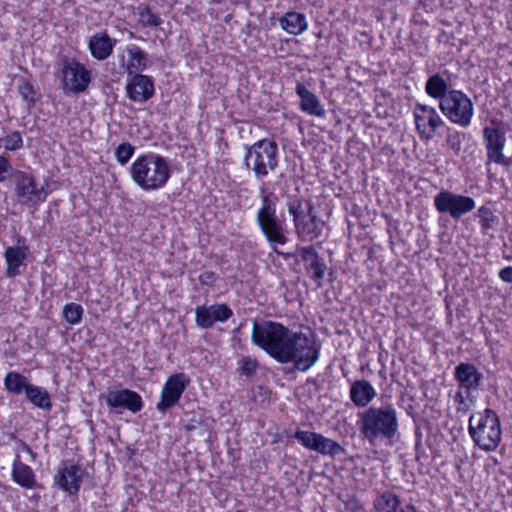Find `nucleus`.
I'll list each match as a JSON object with an SVG mask.
<instances>
[{
	"mask_svg": "<svg viewBox=\"0 0 512 512\" xmlns=\"http://www.w3.org/2000/svg\"><path fill=\"white\" fill-rule=\"evenodd\" d=\"M251 341L279 362H295L301 371L309 369L317 360L312 340L277 322L254 321Z\"/></svg>",
	"mask_w": 512,
	"mask_h": 512,
	"instance_id": "obj_1",
	"label": "nucleus"
},
{
	"mask_svg": "<svg viewBox=\"0 0 512 512\" xmlns=\"http://www.w3.org/2000/svg\"><path fill=\"white\" fill-rule=\"evenodd\" d=\"M132 181L145 192L163 189L171 175L169 160L157 153L148 152L135 158L129 168Z\"/></svg>",
	"mask_w": 512,
	"mask_h": 512,
	"instance_id": "obj_2",
	"label": "nucleus"
},
{
	"mask_svg": "<svg viewBox=\"0 0 512 512\" xmlns=\"http://www.w3.org/2000/svg\"><path fill=\"white\" fill-rule=\"evenodd\" d=\"M357 425L362 438L371 445L377 440L392 441L399 432L397 411L391 404L359 412Z\"/></svg>",
	"mask_w": 512,
	"mask_h": 512,
	"instance_id": "obj_3",
	"label": "nucleus"
},
{
	"mask_svg": "<svg viewBox=\"0 0 512 512\" xmlns=\"http://www.w3.org/2000/svg\"><path fill=\"white\" fill-rule=\"evenodd\" d=\"M468 430L474 443L486 452L495 451L501 441L500 419L491 408L471 415Z\"/></svg>",
	"mask_w": 512,
	"mask_h": 512,
	"instance_id": "obj_4",
	"label": "nucleus"
},
{
	"mask_svg": "<svg viewBox=\"0 0 512 512\" xmlns=\"http://www.w3.org/2000/svg\"><path fill=\"white\" fill-rule=\"evenodd\" d=\"M244 159L247 168L261 180L278 165V145L270 139H261L248 148Z\"/></svg>",
	"mask_w": 512,
	"mask_h": 512,
	"instance_id": "obj_5",
	"label": "nucleus"
},
{
	"mask_svg": "<svg viewBox=\"0 0 512 512\" xmlns=\"http://www.w3.org/2000/svg\"><path fill=\"white\" fill-rule=\"evenodd\" d=\"M439 109L451 123L462 128L471 124L474 115V104L462 90L451 89L439 103Z\"/></svg>",
	"mask_w": 512,
	"mask_h": 512,
	"instance_id": "obj_6",
	"label": "nucleus"
},
{
	"mask_svg": "<svg viewBox=\"0 0 512 512\" xmlns=\"http://www.w3.org/2000/svg\"><path fill=\"white\" fill-rule=\"evenodd\" d=\"M257 223L271 245H284L287 242L285 230L276 216V203L271 195H264L257 212Z\"/></svg>",
	"mask_w": 512,
	"mask_h": 512,
	"instance_id": "obj_7",
	"label": "nucleus"
},
{
	"mask_svg": "<svg viewBox=\"0 0 512 512\" xmlns=\"http://www.w3.org/2000/svg\"><path fill=\"white\" fill-rule=\"evenodd\" d=\"M288 212L293 215L297 233L303 240L312 241L318 236L317 213L305 199H289Z\"/></svg>",
	"mask_w": 512,
	"mask_h": 512,
	"instance_id": "obj_8",
	"label": "nucleus"
},
{
	"mask_svg": "<svg viewBox=\"0 0 512 512\" xmlns=\"http://www.w3.org/2000/svg\"><path fill=\"white\" fill-rule=\"evenodd\" d=\"M433 204L438 213L447 214L454 220H459L476 207V202L472 197L445 189L440 190L434 197Z\"/></svg>",
	"mask_w": 512,
	"mask_h": 512,
	"instance_id": "obj_9",
	"label": "nucleus"
},
{
	"mask_svg": "<svg viewBox=\"0 0 512 512\" xmlns=\"http://www.w3.org/2000/svg\"><path fill=\"white\" fill-rule=\"evenodd\" d=\"M15 193L19 203L26 206H34L44 202L47 193L43 185H38L34 177L23 171L14 173Z\"/></svg>",
	"mask_w": 512,
	"mask_h": 512,
	"instance_id": "obj_10",
	"label": "nucleus"
},
{
	"mask_svg": "<svg viewBox=\"0 0 512 512\" xmlns=\"http://www.w3.org/2000/svg\"><path fill=\"white\" fill-rule=\"evenodd\" d=\"M413 116L417 133L423 141L433 139L437 129L445 124L437 110L429 105L417 103Z\"/></svg>",
	"mask_w": 512,
	"mask_h": 512,
	"instance_id": "obj_11",
	"label": "nucleus"
},
{
	"mask_svg": "<svg viewBox=\"0 0 512 512\" xmlns=\"http://www.w3.org/2000/svg\"><path fill=\"white\" fill-rule=\"evenodd\" d=\"M486 126L483 129V142L486 148L487 163H496L509 167L512 163L511 158H506L503 154L505 147L506 137L505 133L499 127Z\"/></svg>",
	"mask_w": 512,
	"mask_h": 512,
	"instance_id": "obj_12",
	"label": "nucleus"
},
{
	"mask_svg": "<svg viewBox=\"0 0 512 512\" xmlns=\"http://www.w3.org/2000/svg\"><path fill=\"white\" fill-rule=\"evenodd\" d=\"M189 383L190 378L185 373L170 375L161 390V399L156 404L157 410L164 413L177 404Z\"/></svg>",
	"mask_w": 512,
	"mask_h": 512,
	"instance_id": "obj_13",
	"label": "nucleus"
},
{
	"mask_svg": "<svg viewBox=\"0 0 512 512\" xmlns=\"http://www.w3.org/2000/svg\"><path fill=\"white\" fill-rule=\"evenodd\" d=\"M102 398L111 409L116 411L127 409L132 413H137L143 407L141 396L129 389H110Z\"/></svg>",
	"mask_w": 512,
	"mask_h": 512,
	"instance_id": "obj_14",
	"label": "nucleus"
},
{
	"mask_svg": "<svg viewBox=\"0 0 512 512\" xmlns=\"http://www.w3.org/2000/svg\"><path fill=\"white\" fill-rule=\"evenodd\" d=\"M62 75L64 88L75 93L84 91L91 81L90 71L78 62L67 63Z\"/></svg>",
	"mask_w": 512,
	"mask_h": 512,
	"instance_id": "obj_15",
	"label": "nucleus"
},
{
	"mask_svg": "<svg viewBox=\"0 0 512 512\" xmlns=\"http://www.w3.org/2000/svg\"><path fill=\"white\" fill-rule=\"evenodd\" d=\"M232 315V310L226 304L202 305L195 309L196 324L203 329L212 327L215 322H225Z\"/></svg>",
	"mask_w": 512,
	"mask_h": 512,
	"instance_id": "obj_16",
	"label": "nucleus"
},
{
	"mask_svg": "<svg viewBox=\"0 0 512 512\" xmlns=\"http://www.w3.org/2000/svg\"><path fill=\"white\" fill-rule=\"evenodd\" d=\"M454 378L459 382V389H464L465 394L469 396L471 391L480 388L484 376L474 364L460 362L454 369Z\"/></svg>",
	"mask_w": 512,
	"mask_h": 512,
	"instance_id": "obj_17",
	"label": "nucleus"
},
{
	"mask_svg": "<svg viewBox=\"0 0 512 512\" xmlns=\"http://www.w3.org/2000/svg\"><path fill=\"white\" fill-rule=\"evenodd\" d=\"M83 478L81 467L65 462L62 464L55 476V481L59 487L70 494L77 493Z\"/></svg>",
	"mask_w": 512,
	"mask_h": 512,
	"instance_id": "obj_18",
	"label": "nucleus"
},
{
	"mask_svg": "<svg viewBox=\"0 0 512 512\" xmlns=\"http://www.w3.org/2000/svg\"><path fill=\"white\" fill-rule=\"evenodd\" d=\"M29 255V248L25 244V239L19 237L17 246H8L4 251L6 261V273L9 277H15L20 274V267L25 264Z\"/></svg>",
	"mask_w": 512,
	"mask_h": 512,
	"instance_id": "obj_19",
	"label": "nucleus"
},
{
	"mask_svg": "<svg viewBox=\"0 0 512 512\" xmlns=\"http://www.w3.org/2000/svg\"><path fill=\"white\" fill-rule=\"evenodd\" d=\"M128 97L135 102H146L154 94L151 79L143 74H134L126 85Z\"/></svg>",
	"mask_w": 512,
	"mask_h": 512,
	"instance_id": "obj_20",
	"label": "nucleus"
},
{
	"mask_svg": "<svg viewBox=\"0 0 512 512\" xmlns=\"http://www.w3.org/2000/svg\"><path fill=\"white\" fill-rule=\"evenodd\" d=\"M147 54L137 45H127L121 55V65L129 75L137 74L147 67Z\"/></svg>",
	"mask_w": 512,
	"mask_h": 512,
	"instance_id": "obj_21",
	"label": "nucleus"
},
{
	"mask_svg": "<svg viewBox=\"0 0 512 512\" xmlns=\"http://www.w3.org/2000/svg\"><path fill=\"white\" fill-rule=\"evenodd\" d=\"M115 45V39L110 38L105 32H99L91 36L88 48L94 59L102 61L112 54Z\"/></svg>",
	"mask_w": 512,
	"mask_h": 512,
	"instance_id": "obj_22",
	"label": "nucleus"
},
{
	"mask_svg": "<svg viewBox=\"0 0 512 512\" xmlns=\"http://www.w3.org/2000/svg\"><path fill=\"white\" fill-rule=\"evenodd\" d=\"M375 395L374 387L367 380H356L350 387V399L357 407H366Z\"/></svg>",
	"mask_w": 512,
	"mask_h": 512,
	"instance_id": "obj_23",
	"label": "nucleus"
},
{
	"mask_svg": "<svg viewBox=\"0 0 512 512\" xmlns=\"http://www.w3.org/2000/svg\"><path fill=\"white\" fill-rule=\"evenodd\" d=\"M12 479L18 485L32 489L36 486V478L32 468L19 459L16 455L12 465Z\"/></svg>",
	"mask_w": 512,
	"mask_h": 512,
	"instance_id": "obj_24",
	"label": "nucleus"
},
{
	"mask_svg": "<svg viewBox=\"0 0 512 512\" xmlns=\"http://www.w3.org/2000/svg\"><path fill=\"white\" fill-rule=\"evenodd\" d=\"M450 90L447 80L440 73L431 75L425 84L427 95L439 100V103L449 95Z\"/></svg>",
	"mask_w": 512,
	"mask_h": 512,
	"instance_id": "obj_25",
	"label": "nucleus"
},
{
	"mask_svg": "<svg viewBox=\"0 0 512 512\" xmlns=\"http://www.w3.org/2000/svg\"><path fill=\"white\" fill-rule=\"evenodd\" d=\"M280 24L286 32L295 35L300 34L307 27L305 17L296 12L287 13L280 19Z\"/></svg>",
	"mask_w": 512,
	"mask_h": 512,
	"instance_id": "obj_26",
	"label": "nucleus"
},
{
	"mask_svg": "<svg viewBox=\"0 0 512 512\" xmlns=\"http://www.w3.org/2000/svg\"><path fill=\"white\" fill-rule=\"evenodd\" d=\"M27 399L35 406L50 410L52 407L50 395L42 387L30 384L25 392Z\"/></svg>",
	"mask_w": 512,
	"mask_h": 512,
	"instance_id": "obj_27",
	"label": "nucleus"
},
{
	"mask_svg": "<svg viewBox=\"0 0 512 512\" xmlns=\"http://www.w3.org/2000/svg\"><path fill=\"white\" fill-rule=\"evenodd\" d=\"M399 505L398 496L390 491L381 493L373 502L376 512H396Z\"/></svg>",
	"mask_w": 512,
	"mask_h": 512,
	"instance_id": "obj_28",
	"label": "nucleus"
},
{
	"mask_svg": "<svg viewBox=\"0 0 512 512\" xmlns=\"http://www.w3.org/2000/svg\"><path fill=\"white\" fill-rule=\"evenodd\" d=\"M475 217L479 219L482 233L495 229L500 223L499 217L487 206L479 207Z\"/></svg>",
	"mask_w": 512,
	"mask_h": 512,
	"instance_id": "obj_29",
	"label": "nucleus"
},
{
	"mask_svg": "<svg viewBox=\"0 0 512 512\" xmlns=\"http://www.w3.org/2000/svg\"><path fill=\"white\" fill-rule=\"evenodd\" d=\"M5 388L13 394H21L23 391L26 392L27 387L30 384L26 378L18 372H8L4 378Z\"/></svg>",
	"mask_w": 512,
	"mask_h": 512,
	"instance_id": "obj_30",
	"label": "nucleus"
},
{
	"mask_svg": "<svg viewBox=\"0 0 512 512\" xmlns=\"http://www.w3.org/2000/svg\"><path fill=\"white\" fill-rule=\"evenodd\" d=\"M297 92L301 97V107L311 115H320V105L315 95L309 92L304 86H298Z\"/></svg>",
	"mask_w": 512,
	"mask_h": 512,
	"instance_id": "obj_31",
	"label": "nucleus"
},
{
	"mask_svg": "<svg viewBox=\"0 0 512 512\" xmlns=\"http://www.w3.org/2000/svg\"><path fill=\"white\" fill-rule=\"evenodd\" d=\"M136 14L138 15L139 23L143 27H156L162 22L160 16L152 12L150 7L145 4H140L136 8Z\"/></svg>",
	"mask_w": 512,
	"mask_h": 512,
	"instance_id": "obj_32",
	"label": "nucleus"
},
{
	"mask_svg": "<svg viewBox=\"0 0 512 512\" xmlns=\"http://www.w3.org/2000/svg\"><path fill=\"white\" fill-rule=\"evenodd\" d=\"M465 140L466 134L464 132L448 128L446 134V143L448 147L454 152L455 155L460 154L462 150V145L465 142Z\"/></svg>",
	"mask_w": 512,
	"mask_h": 512,
	"instance_id": "obj_33",
	"label": "nucleus"
},
{
	"mask_svg": "<svg viewBox=\"0 0 512 512\" xmlns=\"http://www.w3.org/2000/svg\"><path fill=\"white\" fill-rule=\"evenodd\" d=\"M301 131L303 133L304 141L308 145L316 148L320 144V128L317 125L303 122Z\"/></svg>",
	"mask_w": 512,
	"mask_h": 512,
	"instance_id": "obj_34",
	"label": "nucleus"
},
{
	"mask_svg": "<svg viewBox=\"0 0 512 512\" xmlns=\"http://www.w3.org/2000/svg\"><path fill=\"white\" fill-rule=\"evenodd\" d=\"M303 260L309 265V273L316 280L320 278V264L316 259V253L313 247H306L302 251Z\"/></svg>",
	"mask_w": 512,
	"mask_h": 512,
	"instance_id": "obj_35",
	"label": "nucleus"
},
{
	"mask_svg": "<svg viewBox=\"0 0 512 512\" xmlns=\"http://www.w3.org/2000/svg\"><path fill=\"white\" fill-rule=\"evenodd\" d=\"M83 315V308L76 303H68L63 308V317L71 325L78 324Z\"/></svg>",
	"mask_w": 512,
	"mask_h": 512,
	"instance_id": "obj_36",
	"label": "nucleus"
},
{
	"mask_svg": "<svg viewBox=\"0 0 512 512\" xmlns=\"http://www.w3.org/2000/svg\"><path fill=\"white\" fill-rule=\"evenodd\" d=\"M297 440L307 448L318 451L320 448V437L310 431H298L295 435Z\"/></svg>",
	"mask_w": 512,
	"mask_h": 512,
	"instance_id": "obj_37",
	"label": "nucleus"
},
{
	"mask_svg": "<svg viewBox=\"0 0 512 512\" xmlns=\"http://www.w3.org/2000/svg\"><path fill=\"white\" fill-rule=\"evenodd\" d=\"M135 148L128 142L121 143L115 150V158L117 162L124 166L133 156Z\"/></svg>",
	"mask_w": 512,
	"mask_h": 512,
	"instance_id": "obj_38",
	"label": "nucleus"
},
{
	"mask_svg": "<svg viewBox=\"0 0 512 512\" xmlns=\"http://www.w3.org/2000/svg\"><path fill=\"white\" fill-rule=\"evenodd\" d=\"M1 145H4L6 151H16L23 146L22 136L18 131H14L3 138H0Z\"/></svg>",
	"mask_w": 512,
	"mask_h": 512,
	"instance_id": "obj_39",
	"label": "nucleus"
},
{
	"mask_svg": "<svg viewBox=\"0 0 512 512\" xmlns=\"http://www.w3.org/2000/svg\"><path fill=\"white\" fill-rule=\"evenodd\" d=\"M18 91L21 95V97L27 102V103H34L35 102V89L33 85L27 81V80H21V82L18 85Z\"/></svg>",
	"mask_w": 512,
	"mask_h": 512,
	"instance_id": "obj_40",
	"label": "nucleus"
},
{
	"mask_svg": "<svg viewBox=\"0 0 512 512\" xmlns=\"http://www.w3.org/2000/svg\"><path fill=\"white\" fill-rule=\"evenodd\" d=\"M343 452V448L337 442L322 437V454L336 456Z\"/></svg>",
	"mask_w": 512,
	"mask_h": 512,
	"instance_id": "obj_41",
	"label": "nucleus"
},
{
	"mask_svg": "<svg viewBox=\"0 0 512 512\" xmlns=\"http://www.w3.org/2000/svg\"><path fill=\"white\" fill-rule=\"evenodd\" d=\"M257 368V362L249 357H244L239 362V370L242 374L249 376L255 372Z\"/></svg>",
	"mask_w": 512,
	"mask_h": 512,
	"instance_id": "obj_42",
	"label": "nucleus"
},
{
	"mask_svg": "<svg viewBox=\"0 0 512 512\" xmlns=\"http://www.w3.org/2000/svg\"><path fill=\"white\" fill-rule=\"evenodd\" d=\"M12 173L11 163L4 155H0V182L6 181Z\"/></svg>",
	"mask_w": 512,
	"mask_h": 512,
	"instance_id": "obj_43",
	"label": "nucleus"
},
{
	"mask_svg": "<svg viewBox=\"0 0 512 512\" xmlns=\"http://www.w3.org/2000/svg\"><path fill=\"white\" fill-rule=\"evenodd\" d=\"M467 394L464 395L462 389H459L454 397L455 402L457 403V411L461 413H466L469 410V405L466 402Z\"/></svg>",
	"mask_w": 512,
	"mask_h": 512,
	"instance_id": "obj_44",
	"label": "nucleus"
},
{
	"mask_svg": "<svg viewBox=\"0 0 512 512\" xmlns=\"http://www.w3.org/2000/svg\"><path fill=\"white\" fill-rule=\"evenodd\" d=\"M21 453H25L26 455L29 456V459L30 461H34L35 460V457H36V454L32 451V449L26 445L25 443H21L18 448H17V453L16 455H21Z\"/></svg>",
	"mask_w": 512,
	"mask_h": 512,
	"instance_id": "obj_45",
	"label": "nucleus"
},
{
	"mask_svg": "<svg viewBox=\"0 0 512 512\" xmlns=\"http://www.w3.org/2000/svg\"><path fill=\"white\" fill-rule=\"evenodd\" d=\"M498 275L503 282L512 283V266L504 267Z\"/></svg>",
	"mask_w": 512,
	"mask_h": 512,
	"instance_id": "obj_46",
	"label": "nucleus"
},
{
	"mask_svg": "<svg viewBox=\"0 0 512 512\" xmlns=\"http://www.w3.org/2000/svg\"><path fill=\"white\" fill-rule=\"evenodd\" d=\"M401 512H417L416 508L413 505H406Z\"/></svg>",
	"mask_w": 512,
	"mask_h": 512,
	"instance_id": "obj_47",
	"label": "nucleus"
},
{
	"mask_svg": "<svg viewBox=\"0 0 512 512\" xmlns=\"http://www.w3.org/2000/svg\"><path fill=\"white\" fill-rule=\"evenodd\" d=\"M211 278H212V273H205L200 276V280L204 283L206 282V280H209Z\"/></svg>",
	"mask_w": 512,
	"mask_h": 512,
	"instance_id": "obj_48",
	"label": "nucleus"
}]
</instances>
